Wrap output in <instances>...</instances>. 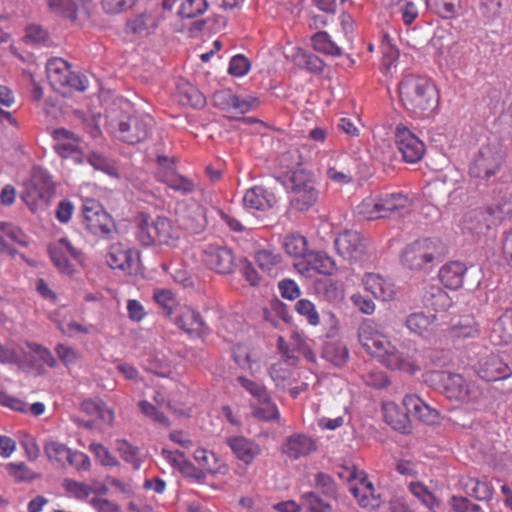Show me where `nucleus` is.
<instances>
[{
    "label": "nucleus",
    "instance_id": "26",
    "mask_svg": "<svg viewBox=\"0 0 512 512\" xmlns=\"http://www.w3.org/2000/svg\"><path fill=\"white\" fill-rule=\"evenodd\" d=\"M285 179L284 184L290 192L307 189L308 185H316L314 175L304 168L288 171Z\"/></svg>",
    "mask_w": 512,
    "mask_h": 512
},
{
    "label": "nucleus",
    "instance_id": "46",
    "mask_svg": "<svg viewBox=\"0 0 512 512\" xmlns=\"http://www.w3.org/2000/svg\"><path fill=\"white\" fill-rule=\"evenodd\" d=\"M48 252L53 264L61 273L67 275H72L74 273L73 266L71 265V263L69 262L68 258L66 257L61 248L49 246Z\"/></svg>",
    "mask_w": 512,
    "mask_h": 512
},
{
    "label": "nucleus",
    "instance_id": "63",
    "mask_svg": "<svg viewBox=\"0 0 512 512\" xmlns=\"http://www.w3.org/2000/svg\"><path fill=\"white\" fill-rule=\"evenodd\" d=\"M505 342H512V309H507L497 320Z\"/></svg>",
    "mask_w": 512,
    "mask_h": 512
},
{
    "label": "nucleus",
    "instance_id": "31",
    "mask_svg": "<svg viewBox=\"0 0 512 512\" xmlns=\"http://www.w3.org/2000/svg\"><path fill=\"white\" fill-rule=\"evenodd\" d=\"M153 219L147 213H139L137 217L136 237L144 246H150L156 243V237L153 233Z\"/></svg>",
    "mask_w": 512,
    "mask_h": 512
},
{
    "label": "nucleus",
    "instance_id": "41",
    "mask_svg": "<svg viewBox=\"0 0 512 512\" xmlns=\"http://www.w3.org/2000/svg\"><path fill=\"white\" fill-rule=\"evenodd\" d=\"M153 233L157 244H169L172 231L171 221L167 217L157 216L153 219Z\"/></svg>",
    "mask_w": 512,
    "mask_h": 512
},
{
    "label": "nucleus",
    "instance_id": "34",
    "mask_svg": "<svg viewBox=\"0 0 512 512\" xmlns=\"http://www.w3.org/2000/svg\"><path fill=\"white\" fill-rule=\"evenodd\" d=\"M435 315H425L423 312L411 313L405 320V325L411 333L423 336L429 326L434 322Z\"/></svg>",
    "mask_w": 512,
    "mask_h": 512
},
{
    "label": "nucleus",
    "instance_id": "28",
    "mask_svg": "<svg viewBox=\"0 0 512 512\" xmlns=\"http://www.w3.org/2000/svg\"><path fill=\"white\" fill-rule=\"evenodd\" d=\"M179 102L183 105H190L194 108H203L206 104V98L195 86L190 83L178 85Z\"/></svg>",
    "mask_w": 512,
    "mask_h": 512
},
{
    "label": "nucleus",
    "instance_id": "64",
    "mask_svg": "<svg viewBox=\"0 0 512 512\" xmlns=\"http://www.w3.org/2000/svg\"><path fill=\"white\" fill-rule=\"evenodd\" d=\"M453 512H480V507L471 503L466 497L453 496L451 498Z\"/></svg>",
    "mask_w": 512,
    "mask_h": 512
},
{
    "label": "nucleus",
    "instance_id": "32",
    "mask_svg": "<svg viewBox=\"0 0 512 512\" xmlns=\"http://www.w3.org/2000/svg\"><path fill=\"white\" fill-rule=\"evenodd\" d=\"M160 181L184 195L192 193L195 189V184L191 180L175 172L164 171L160 174Z\"/></svg>",
    "mask_w": 512,
    "mask_h": 512
},
{
    "label": "nucleus",
    "instance_id": "33",
    "mask_svg": "<svg viewBox=\"0 0 512 512\" xmlns=\"http://www.w3.org/2000/svg\"><path fill=\"white\" fill-rule=\"evenodd\" d=\"M307 260V270H314L320 274L332 275L335 270L334 260L323 252L310 253Z\"/></svg>",
    "mask_w": 512,
    "mask_h": 512
},
{
    "label": "nucleus",
    "instance_id": "57",
    "mask_svg": "<svg viewBox=\"0 0 512 512\" xmlns=\"http://www.w3.org/2000/svg\"><path fill=\"white\" fill-rule=\"evenodd\" d=\"M137 0H102V8L107 14H119L132 8Z\"/></svg>",
    "mask_w": 512,
    "mask_h": 512
},
{
    "label": "nucleus",
    "instance_id": "37",
    "mask_svg": "<svg viewBox=\"0 0 512 512\" xmlns=\"http://www.w3.org/2000/svg\"><path fill=\"white\" fill-rule=\"evenodd\" d=\"M464 487L466 493L477 500L488 501L492 498L493 490L489 484L476 478H469Z\"/></svg>",
    "mask_w": 512,
    "mask_h": 512
},
{
    "label": "nucleus",
    "instance_id": "45",
    "mask_svg": "<svg viewBox=\"0 0 512 512\" xmlns=\"http://www.w3.org/2000/svg\"><path fill=\"white\" fill-rule=\"evenodd\" d=\"M453 336L458 338L475 337L479 330L475 320L471 317H464L459 320L457 324L452 327Z\"/></svg>",
    "mask_w": 512,
    "mask_h": 512
},
{
    "label": "nucleus",
    "instance_id": "58",
    "mask_svg": "<svg viewBox=\"0 0 512 512\" xmlns=\"http://www.w3.org/2000/svg\"><path fill=\"white\" fill-rule=\"evenodd\" d=\"M63 486L78 499H86L92 493L91 486L71 479H65Z\"/></svg>",
    "mask_w": 512,
    "mask_h": 512
},
{
    "label": "nucleus",
    "instance_id": "16",
    "mask_svg": "<svg viewBox=\"0 0 512 512\" xmlns=\"http://www.w3.org/2000/svg\"><path fill=\"white\" fill-rule=\"evenodd\" d=\"M244 206L256 210H266L277 203L275 194L263 186H255L246 191L243 197Z\"/></svg>",
    "mask_w": 512,
    "mask_h": 512
},
{
    "label": "nucleus",
    "instance_id": "3",
    "mask_svg": "<svg viewBox=\"0 0 512 512\" xmlns=\"http://www.w3.org/2000/svg\"><path fill=\"white\" fill-rule=\"evenodd\" d=\"M24 186L21 199L32 212L38 207H47L55 194V184L51 176L40 166L32 168L30 180Z\"/></svg>",
    "mask_w": 512,
    "mask_h": 512
},
{
    "label": "nucleus",
    "instance_id": "14",
    "mask_svg": "<svg viewBox=\"0 0 512 512\" xmlns=\"http://www.w3.org/2000/svg\"><path fill=\"white\" fill-rule=\"evenodd\" d=\"M403 406L410 415L424 424L434 425L439 421V412L415 394L406 395Z\"/></svg>",
    "mask_w": 512,
    "mask_h": 512
},
{
    "label": "nucleus",
    "instance_id": "22",
    "mask_svg": "<svg viewBox=\"0 0 512 512\" xmlns=\"http://www.w3.org/2000/svg\"><path fill=\"white\" fill-rule=\"evenodd\" d=\"M46 70L50 84L55 89L64 88L71 73L70 64L62 58H52L48 60Z\"/></svg>",
    "mask_w": 512,
    "mask_h": 512
},
{
    "label": "nucleus",
    "instance_id": "24",
    "mask_svg": "<svg viewBox=\"0 0 512 512\" xmlns=\"http://www.w3.org/2000/svg\"><path fill=\"white\" fill-rule=\"evenodd\" d=\"M176 325L183 331L200 335L206 330V324L199 312L192 309H186L175 318Z\"/></svg>",
    "mask_w": 512,
    "mask_h": 512
},
{
    "label": "nucleus",
    "instance_id": "23",
    "mask_svg": "<svg viewBox=\"0 0 512 512\" xmlns=\"http://www.w3.org/2000/svg\"><path fill=\"white\" fill-rule=\"evenodd\" d=\"M290 206L292 209L305 212L313 207L319 199V190L316 185H308L307 189L291 192Z\"/></svg>",
    "mask_w": 512,
    "mask_h": 512
},
{
    "label": "nucleus",
    "instance_id": "27",
    "mask_svg": "<svg viewBox=\"0 0 512 512\" xmlns=\"http://www.w3.org/2000/svg\"><path fill=\"white\" fill-rule=\"evenodd\" d=\"M206 224L205 212L201 206L187 209L186 214L182 217V225L192 234L201 233L205 229Z\"/></svg>",
    "mask_w": 512,
    "mask_h": 512
},
{
    "label": "nucleus",
    "instance_id": "21",
    "mask_svg": "<svg viewBox=\"0 0 512 512\" xmlns=\"http://www.w3.org/2000/svg\"><path fill=\"white\" fill-rule=\"evenodd\" d=\"M467 271L464 263L460 261H451L439 271V278L441 283L452 290H456L463 285L464 275Z\"/></svg>",
    "mask_w": 512,
    "mask_h": 512
},
{
    "label": "nucleus",
    "instance_id": "39",
    "mask_svg": "<svg viewBox=\"0 0 512 512\" xmlns=\"http://www.w3.org/2000/svg\"><path fill=\"white\" fill-rule=\"evenodd\" d=\"M44 452L49 460L57 462L67 460L71 465H73L74 452L62 443L55 441L49 442L44 446Z\"/></svg>",
    "mask_w": 512,
    "mask_h": 512
},
{
    "label": "nucleus",
    "instance_id": "35",
    "mask_svg": "<svg viewBox=\"0 0 512 512\" xmlns=\"http://www.w3.org/2000/svg\"><path fill=\"white\" fill-rule=\"evenodd\" d=\"M294 61L298 66L304 67L315 74H320L325 66V63L321 58L303 49H299L296 52L294 55Z\"/></svg>",
    "mask_w": 512,
    "mask_h": 512
},
{
    "label": "nucleus",
    "instance_id": "36",
    "mask_svg": "<svg viewBox=\"0 0 512 512\" xmlns=\"http://www.w3.org/2000/svg\"><path fill=\"white\" fill-rule=\"evenodd\" d=\"M425 305L431 307L435 312L444 311L451 304L448 294L440 287H432L424 297Z\"/></svg>",
    "mask_w": 512,
    "mask_h": 512
},
{
    "label": "nucleus",
    "instance_id": "53",
    "mask_svg": "<svg viewBox=\"0 0 512 512\" xmlns=\"http://www.w3.org/2000/svg\"><path fill=\"white\" fill-rule=\"evenodd\" d=\"M380 358L381 363L391 370H398L401 367L403 356L400 352L395 350L393 347L392 350H388L384 347V350L381 351V355H376Z\"/></svg>",
    "mask_w": 512,
    "mask_h": 512
},
{
    "label": "nucleus",
    "instance_id": "29",
    "mask_svg": "<svg viewBox=\"0 0 512 512\" xmlns=\"http://www.w3.org/2000/svg\"><path fill=\"white\" fill-rule=\"evenodd\" d=\"M321 357L335 366H343L348 358L347 347L341 342H326L322 347Z\"/></svg>",
    "mask_w": 512,
    "mask_h": 512
},
{
    "label": "nucleus",
    "instance_id": "52",
    "mask_svg": "<svg viewBox=\"0 0 512 512\" xmlns=\"http://www.w3.org/2000/svg\"><path fill=\"white\" fill-rule=\"evenodd\" d=\"M140 411L147 417L153 419L156 423H159L165 427L170 425L168 418L163 412L159 411L154 405L146 400H142L138 403Z\"/></svg>",
    "mask_w": 512,
    "mask_h": 512
},
{
    "label": "nucleus",
    "instance_id": "8",
    "mask_svg": "<svg viewBox=\"0 0 512 512\" xmlns=\"http://www.w3.org/2000/svg\"><path fill=\"white\" fill-rule=\"evenodd\" d=\"M476 374L486 382L507 380L512 377V367L499 354L488 353L474 365Z\"/></svg>",
    "mask_w": 512,
    "mask_h": 512
},
{
    "label": "nucleus",
    "instance_id": "1",
    "mask_svg": "<svg viewBox=\"0 0 512 512\" xmlns=\"http://www.w3.org/2000/svg\"><path fill=\"white\" fill-rule=\"evenodd\" d=\"M400 102L403 108L416 118H429L439 105L436 86L426 77L405 74L398 84Z\"/></svg>",
    "mask_w": 512,
    "mask_h": 512
},
{
    "label": "nucleus",
    "instance_id": "6",
    "mask_svg": "<svg viewBox=\"0 0 512 512\" xmlns=\"http://www.w3.org/2000/svg\"><path fill=\"white\" fill-rule=\"evenodd\" d=\"M412 200L402 193L386 194L367 211L370 219L401 217L410 212Z\"/></svg>",
    "mask_w": 512,
    "mask_h": 512
},
{
    "label": "nucleus",
    "instance_id": "54",
    "mask_svg": "<svg viewBox=\"0 0 512 512\" xmlns=\"http://www.w3.org/2000/svg\"><path fill=\"white\" fill-rule=\"evenodd\" d=\"M382 52L383 66L386 69H389L394 64V62L399 58L400 52L394 45L390 43V37L388 34H385L383 37Z\"/></svg>",
    "mask_w": 512,
    "mask_h": 512
},
{
    "label": "nucleus",
    "instance_id": "13",
    "mask_svg": "<svg viewBox=\"0 0 512 512\" xmlns=\"http://www.w3.org/2000/svg\"><path fill=\"white\" fill-rule=\"evenodd\" d=\"M340 256L349 261H358L366 254V239L357 231L345 230L334 241Z\"/></svg>",
    "mask_w": 512,
    "mask_h": 512
},
{
    "label": "nucleus",
    "instance_id": "47",
    "mask_svg": "<svg viewBox=\"0 0 512 512\" xmlns=\"http://www.w3.org/2000/svg\"><path fill=\"white\" fill-rule=\"evenodd\" d=\"M409 489L410 492L430 510L434 509L435 506H439V502L434 497V495L428 491L427 488L420 482H412L409 486Z\"/></svg>",
    "mask_w": 512,
    "mask_h": 512
},
{
    "label": "nucleus",
    "instance_id": "2",
    "mask_svg": "<svg viewBox=\"0 0 512 512\" xmlns=\"http://www.w3.org/2000/svg\"><path fill=\"white\" fill-rule=\"evenodd\" d=\"M447 253V247L441 239L421 238L405 247L401 254V261L411 270H421L435 261L441 262Z\"/></svg>",
    "mask_w": 512,
    "mask_h": 512
},
{
    "label": "nucleus",
    "instance_id": "18",
    "mask_svg": "<svg viewBox=\"0 0 512 512\" xmlns=\"http://www.w3.org/2000/svg\"><path fill=\"white\" fill-rule=\"evenodd\" d=\"M52 136L56 143L54 150L63 158H67L78 151L81 138L70 130L58 128L53 130Z\"/></svg>",
    "mask_w": 512,
    "mask_h": 512
},
{
    "label": "nucleus",
    "instance_id": "38",
    "mask_svg": "<svg viewBox=\"0 0 512 512\" xmlns=\"http://www.w3.org/2000/svg\"><path fill=\"white\" fill-rule=\"evenodd\" d=\"M286 253L292 257H306L308 248L307 240L302 235H287L283 243Z\"/></svg>",
    "mask_w": 512,
    "mask_h": 512
},
{
    "label": "nucleus",
    "instance_id": "15",
    "mask_svg": "<svg viewBox=\"0 0 512 512\" xmlns=\"http://www.w3.org/2000/svg\"><path fill=\"white\" fill-rule=\"evenodd\" d=\"M317 449L315 441L304 434H293L282 446V452L293 459L305 457Z\"/></svg>",
    "mask_w": 512,
    "mask_h": 512
},
{
    "label": "nucleus",
    "instance_id": "12",
    "mask_svg": "<svg viewBox=\"0 0 512 512\" xmlns=\"http://www.w3.org/2000/svg\"><path fill=\"white\" fill-rule=\"evenodd\" d=\"M151 123L150 116H128L118 124V138L130 145L140 143L147 138Z\"/></svg>",
    "mask_w": 512,
    "mask_h": 512
},
{
    "label": "nucleus",
    "instance_id": "44",
    "mask_svg": "<svg viewBox=\"0 0 512 512\" xmlns=\"http://www.w3.org/2000/svg\"><path fill=\"white\" fill-rule=\"evenodd\" d=\"M253 415L263 421H272L279 419V411L270 396L267 400L259 401V405L254 408Z\"/></svg>",
    "mask_w": 512,
    "mask_h": 512
},
{
    "label": "nucleus",
    "instance_id": "11",
    "mask_svg": "<svg viewBox=\"0 0 512 512\" xmlns=\"http://www.w3.org/2000/svg\"><path fill=\"white\" fill-rule=\"evenodd\" d=\"M395 143L402 158L407 163H417L425 152L423 142L403 124L395 129Z\"/></svg>",
    "mask_w": 512,
    "mask_h": 512
},
{
    "label": "nucleus",
    "instance_id": "56",
    "mask_svg": "<svg viewBox=\"0 0 512 512\" xmlns=\"http://www.w3.org/2000/svg\"><path fill=\"white\" fill-rule=\"evenodd\" d=\"M238 382L241 384L242 387H244L246 390H248L257 400L258 402L261 400H267L268 399V391L266 387H264L261 384H258L252 380L247 379L244 376L238 377Z\"/></svg>",
    "mask_w": 512,
    "mask_h": 512
},
{
    "label": "nucleus",
    "instance_id": "25",
    "mask_svg": "<svg viewBox=\"0 0 512 512\" xmlns=\"http://www.w3.org/2000/svg\"><path fill=\"white\" fill-rule=\"evenodd\" d=\"M374 334L371 324L364 322L358 329V340L361 346L370 355H381V351L384 350L385 346L383 341L374 337Z\"/></svg>",
    "mask_w": 512,
    "mask_h": 512
},
{
    "label": "nucleus",
    "instance_id": "43",
    "mask_svg": "<svg viewBox=\"0 0 512 512\" xmlns=\"http://www.w3.org/2000/svg\"><path fill=\"white\" fill-rule=\"evenodd\" d=\"M209 7L206 0H185L178 11L181 18H195L202 15Z\"/></svg>",
    "mask_w": 512,
    "mask_h": 512
},
{
    "label": "nucleus",
    "instance_id": "51",
    "mask_svg": "<svg viewBox=\"0 0 512 512\" xmlns=\"http://www.w3.org/2000/svg\"><path fill=\"white\" fill-rule=\"evenodd\" d=\"M87 162L96 170L105 172L108 175H115L116 169L105 156L97 152H91L87 156Z\"/></svg>",
    "mask_w": 512,
    "mask_h": 512
},
{
    "label": "nucleus",
    "instance_id": "55",
    "mask_svg": "<svg viewBox=\"0 0 512 512\" xmlns=\"http://www.w3.org/2000/svg\"><path fill=\"white\" fill-rule=\"evenodd\" d=\"M308 505L309 512H331L332 507L330 503L326 500H323L314 492L305 493L302 496Z\"/></svg>",
    "mask_w": 512,
    "mask_h": 512
},
{
    "label": "nucleus",
    "instance_id": "5",
    "mask_svg": "<svg viewBox=\"0 0 512 512\" xmlns=\"http://www.w3.org/2000/svg\"><path fill=\"white\" fill-rule=\"evenodd\" d=\"M426 382H430L435 389L447 398L464 401L468 399L469 390L464 377L448 371H432L426 375Z\"/></svg>",
    "mask_w": 512,
    "mask_h": 512
},
{
    "label": "nucleus",
    "instance_id": "19",
    "mask_svg": "<svg viewBox=\"0 0 512 512\" xmlns=\"http://www.w3.org/2000/svg\"><path fill=\"white\" fill-rule=\"evenodd\" d=\"M227 444L236 457L245 464L252 463L261 451L258 444L243 436L230 437L227 439Z\"/></svg>",
    "mask_w": 512,
    "mask_h": 512
},
{
    "label": "nucleus",
    "instance_id": "17",
    "mask_svg": "<svg viewBox=\"0 0 512 512\" xmlns=\"http://www.w3.org/2000/svg\"><path fill=\"white\" fill-rule=\"evenodd\" d=\"M385 422L395 431L401 434H410L412 432V423L410 413L403 411L397 405L391 403L383 407Z\"/></svg>",
    "mask_w": 512,
    "mask_h": 512
},
{
    "label": "nucleus",
    "instance_id": "49",
    "mask_svg": "<svg viewBox=\"0 0 512 512\" xmlns=\"http://www.w3.org/2000/svg\"><path fill=\"white\" fill-rule=\"evenodd\" d=\"M295 310L302 316L306 317L309 324L315 326L320 322L319 314L314 304L307 300L301 299L295 304Z\"/></svg>",
    "mask_w": 512,
    "mask_h": 512
},
{
    "label": "nucleus",
    "instance_id": "9",
    "mask_svg": "<svg viewBox=\"0 0 512 512\" xmlns=\"http://www.w3.org/2000/svg\"><path fill=\"white\" fill-rule=\"evenodd\" d=\"M503 157L486 147L481 149L469 165V175L489 181L496 176L503 165Z\"/></svg>",
    "mask_w": 512,
    "mask_h": 512
},
{
    "label": "nucleus",
    "instance_id": "4",
    "mask_svg": "<svg viewBox=\"0 0 512 512\" xmlns=\"http://www.w3.org/2000/svg\"><path fill=\"white\" fill-rule=\"evenodd\" d=\"M83 221L92 234L112 238L115 222L103 206L94 199H87L82 206Z\"/></svg>",
    "mask_w": 512,
    "mask_h": 512
},
{
    "label": "nucleus",
    "instance_id": "20",
    "mask_svg": "<svg viewBox=\"0 0 512 512\" xmlns=\"http://www.w3.org/2000/svg\"><path fill=\"white\" fill-rule=\"evenodd\" d=\"M91 0H47L49 11L59 17L75 23L78 20L80 6L85 8Z\"/></svg>",
    "mask_w": 512,
    "mask_h": 512
},
{
    "label": "nucleus",
    "instance_id": "30",
    "mask_svg": "<svg viewBox=\"0 0 512 512\" xmlns=\"http://www.w3.org/2000/svg\"><path fill=\"white\" fill-rule=\"evenodd\" d=\"M312 46L315 51L331 55V56H341L342 49L331 40L330 35L325 31L316 32L312 37Z\"/></svg>",
    "mask_w": 512,
    "mask_h": 512
},
{
    "label": "nucleus",
    "instance_id": "61",
    "mask_svg": "<svg viewBox=\"0 0 512 512\" xmlns=\"http://www.w3.org/2000/svg\"><path fill=\"white\" fill-rule=\"evenodd\" d=\"M147 14L142 13L134 18L128 19L126 22V28L135 35H146L148 34Z\"/></svg>",
    "mask_w": 512,
    "mask_h": 512
},
{
    "label": "nucleus",
    "instance_id": "59",
    "mask_svg": "<svg viewBox=\"0 0 512 512\" xmlns=\"http://www.w3.org/2000/svg\"><path fill=\"white\" fill-rule=\"evenodd\" d=\"M10 473L16 478L19 482H31L39 476L31 471L24 463L14 464L10 463L8 465Z\"/></svg>",
    "mask_w": 512,
    "mask_h": 512
},
{
    "label": "nucleus",
    "instance_id": "10",
    "mask_svg": "<svg viewBox=\"0 0 512 512\" xmlns=\"http://www.w3.org/2000/svg\"><path fill=\"white\" fill-rule=\"evenodd\" d=\"M203 260L209 269L222 275L233 273L237 267L234 252L227 246L209 244L203 251Z\"/></svg>",
    "mask_w": 512,
    "mask_h": 512
},
{
    "label": "nucleus",
    "instance_id": "7",
    "mask_svg": "<svg viewBox=\"0 0 512 512\" xmlns=\"http://www.w3.org/2000/svg\"><path fill=\"white\" fill-rule=\"evenodd\" d=\"M504 219V211L500 205L478 207L466 213L464 222L467 229L476 234L486 233Z\"/></svg>",
    "mask_w": 512,
    "mask_h": 512
},
{
    "label": "nucleus",
    "instance_id": "40",
    "mask_svg": "<svg viewBox=\"0 0 512 512\" xmlns=\"http://www.w3.org/2000/svg\"><path fill=\"white\" fill-rule=\"evenodd\" d=\"M427 4L442 18L452 19L460 7V0H427Z\"/></svg>",
    "mask_w": 512,
    "mask_h": 512
},
{
    "label": "nucleus",
    "instance_id": "62",
    "mask_svg": "<svg viewBox=\"0 0 512 512\" xmlns=\"http://www.w3.org/2000/svg\"><path fill=\"white\" fill-rule=\"evenodd\" d=\"M280 294L283 298L294 300L301 294L298 285L292 279L285 278L278 283Z\"/></svg>",
    "mask_w": 512,
    "mask_h": 512
},
{
    "label": "nucleus",
    "instance_id": "60",
    "mask_svg": "<svg viewBox=\"0 0 512 512\" xmlns=\"http://www.w3.org/2000/svg\"><path fill=\"white\" fill-rule=\"evenodd\" d=\"M250 69V61L242 54L235 55L230 60L228 72L233 76H243Z\"/></svg>",
    "mask_w": 512,
    "mask_h": 512
},
{
    "label": "nucleus",
    "instance_id": "50",
    "mask_svg": "<svg viewBox=\"0 0 512 512\" xmlns=\"http://www.w3.org/2000/svg\"><path fill=\"white\" fill-rule=\"evenodd\" d=\"M315 483L321 489L325 497L336 499V484L332 477L324 472H318L315 475Z\"/></svg>",
    "mask_w": 512,
    "mask_h": 512
},
{
    "label": "nucleus",
    "instance_id": "48",
    "mask_svg": "<svg viewBox=\"0 0 512 512\" xmlns=\"http://www.w3.org/2000/svg\"><path fill=\"white\" fill-rule=\"evenodd\" d=\"M117 450L120 453L122 459L133 465L134 469H139L141 461L137 457L138 448L132 446L126 440L117 441Z\"/></svg>",
    "mask_w": 512,
    "mask_h": 512
},
{
    "label": "nucleus",
    "instance_id": "42",
    "mask_svg": "<svg viewBox=\"0 0 512 512\" xmlns=\"http://www.w3.org/2000/svg\"><path fill=\"white\" fill-rule=\"evenodd\" d=\"M212 101L215 107L225 112L235 110L238 96H236L230 89L218 90L213 94Z\"/></svg>",
    "mask_w": 512,
    "mask_h": 512
}]
</instances>
